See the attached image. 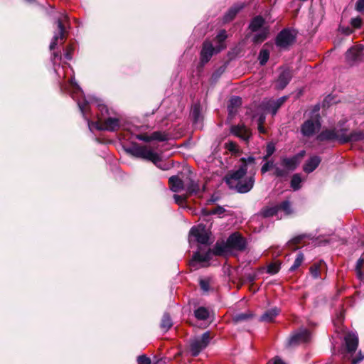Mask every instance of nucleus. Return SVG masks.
<instances>
[{"instance_id": "338daca9", "label": "nucleus", "mask_w": 364, "mask_h": 364, "mask_svg": "<svg viewBox=\"0 0 364 364\" xmlns=\"http://www.w3.org/2000/svg\"><path fill=\"white\" fill-rule=\"evenodd\" d=\"M201 213L203 216H209L212 215V213H210V210H208L206 208L202 209Z\"/></svg>"}, {"instance_id": "774afa93", "label": "nucleus", "mask_w": 364, "mask_h": 364, "mask_svg": "<svg viewBox=\"0 0 364 364\" xmlns=\"http://www.w3.org/2000/svg\"><path fill=\"white\" fill-rule=\"evenodd\" d=\"M274 364H286V363L279 357H276L274 358Z\"/></svg>"}, {"instance_id": "69168bd1", "label": "nucleus", "mask_w": 364, "mask_h": 364, "mask_svg": "<svg viewBox=\"0 0 364 364\" xmlns=\"http://www.w3.org/2000/svg\"><path fill=\"white\" fill-rule=\"evenodd\" d=\"M343 318H344L343 313L340 312L339 314L338 315V318H337L336 321L338 323H339L341 324L343 323Z\"/></svg>"}, {"instance_id": "37998d69", "label": "nucleus", "mask_w": 364, "mask_h": 364, "mask_svg": "<svg viewBox=\"0 0 364 364\" xmlns=\"http://www.w3.org/2000/svg\"><path fill=\"white\" fill-rule=\"evenodd\" d=\"M191 117L193 118V123L196 124L201 120L200 109L199 105H194L192 111Z\"/></svg>"}, {"instance_id": "4468645a", "label": "nucleus", "mask_w": 364, "mask_h": 364, "mask_svg": "<svg viewBox=\"0 0 364 364\" xmlns=\"http://www.w3.org/2000/svg\"><path fill=\"white\" fill-rule=\"evenodd\" d=\"M279 69L282 70V71L278 76L275 87L277 90H282L291 80L293 77V70L288 67H281Z\"/></svg>"}, {"instance_id": "f3484780", "label": "nucleus", "mask_w": 364, "mask_h": 364, "mask_svg": "<svg viewBox=\"0 0 364 364\" xmlns=\"http://www.w3.org/2000/svg\"><path fill=\"white\" fill-rule=\"evenodd\" d=\"M215 53H218L217 52V47H213V44L210 41H204L200 54V63L204 65L209 62Z\"/></svg>"}, {"instance_id": "680f3d73", "label": "nucleus", "mask_w": 364, "mask_h": 364, "mask_svg": "<svg viewBox=\"0 0 364 364\" xmlns=\"http://www.w3.org/2000/svg\"><path fill=\"white\" fill-rule=\"evenodd\" d=\"M355 9L358 12H364V0H357Z\"/></svg>"}, {"instance_id": "bf43d9fd", "label": "nucleus", "mask_w": 364, "mask_h": 364, "mask_svg": "<svg viewBox=\"0 0 364 364\" xmlns=\"http://www.w3.org/2000/svg\"><path fill=\"white\" fill-rule=\"evenodd\" d=\"M136 138L139 140L150 142L151 141V135H148L147 134H139L136 136Z\"/></svg>"}, {"instance_id": "5701e85b", "label": "nucleus", "mask_w": 364, "mask_h": 364, "mask_svg": "<svg viewBox=\"0 0 364 364\" xmlns=\"http://www.w3.org/2000/svg\"><path fill=\"white\" fill-rule=\"evenodd\" d=\"M244 8L243 4H235L231 6L224 14L223 21L224 23L232 21L237 14Z\"/></svg>"}, {"instance_id": "ddd939ff", "label": "nucleus", "mask_w": 364, "mask_h": 364, "mask_svg": "<svg viewBox=\"0 0 364 364\" xmlns=\"http://www.w3.org/2000/svg\"><path fill=\"white\" fill-rule=\"evenodd\" d=\"M189 235L190 236L194 237L196 242L200 245H210V237L206 232L203 225L193 226L190 230Z\"/></svg>"}, {"instance_id": "39448f33", "label": "nucleus", "mask_w": 364, "mask_h": 364, "mask_svg": "<svg viewBox=\"0 0 364 364\" xmlns=\"http://www.w3.org/2000/svg\"><path fill=\"white\" fill-rule=\"evenodd\" d=\"M297 34L298 31L294 28H283L275 38V45L280 48H287L295 43Z\"/></svg>"}, {"instance_id": "09e8293b", "label": "nucleus", "mask_w": 364, "mask_h": 364, "mask_svg": "<svg viewBox=\"0 0 364 364\" xmlns=\"http://www.w3.org/2000/svg\"><path fill=\"white\" fill-rule=\"evenodd\" d=\"M79 109L82 114V116L87 119L86 112L89 110V103L86 100H84L82 102H78L77 103Z\"/></svg>"}, {"instance_id": "bb28decb", "label": "nucleus", "mask_w": 364, "mask_h": 364, "mask_svg": "<svg viewBox=\"0 0 364 364\" xmlns=\"http://www.w3.org/2000/svg\"><path fill=\"white\" fill-rule=\"evenodd\" d=\"M240 162L241 163L240 166L247 169L248 166H251L250 170V176H252V172L255 170V173L257 172L256 167V159L253 156H249L247 158L242 157L240 159Z\"/></svg>"}, {"instance_id": "f704fd0d", "label": "nucleus", "mask_w": 364, "mask_h": 364, "mask_svg": "<svg viewBox=\"0 0 364 364\" xmlns=\"http://www.w3.org/2000/svg\"><path fill=\"white\" fill-rule=\"evenodd\" d=\"M323 265H325V263L323 261H320L319 264L314 263L310 267L309 272L314 279L321 277V271Z\"/></svg>"}, {"instance_id": "ea45409f", "label": "nucleus", "mask_w": 364, "mask_h": 364, "mask_svg": "<svg viewBox=\"0 0 364 364\" xmlns=\"http://www.w3.org/2000/svg\"><path fill=\"white\" fill-rule=\"evenodd\" d=\"M151 141H166L168 139V134L164 132L156 131L151 134Z\"/></svg>"}, {"instance_id": "c756f323", "label": "nucleus", "mask_w": 364, "mask_h": 364, "mask_svg": "<svg viewBox=\"0 0 364 364\" xmlns=\"http://www.w3.org/2000/svg\"><path fill=\"white\" fill-rule=\"evenodd\" d=\"M173 326V321L170 314L165 312L160 322V328L164 333H166Z\"/></svg>"}, {"instance_id": "4c0bfd02", "label": "nucleus", "mask_w": 364, "mask_h": 364, "mask_svg": "<svg viewBox=\"0 0 364 364\" xmlns=\"http://www.w3.org/2000/svg\"><path fill=\"white\" fill-rule=\"evenodd\" d=\"M278 213L277 206L265 207L261 210L260 214L263 218H270L276 215Z\"/></svg>"}, {"instance_id": "13d9d810", "label": "nucleus", "mask_w": 364, "mask_h": 364, "mask_svg": "<svg viewBox=\"0 0 364 364\" xmlns=\"http://www.w3.org/2000/svg\"><path fill=\"white\" fill-rule=\"evenodd\" d=\"M226 210L223 207L218 205L216 208L210 210V213H212V215H221Z\"/></svg>"}, {"instance_id": "f257e3e1", "label": "nucleus", "mask_w": 364, "mask_h": 364, "mask_svg": "<svg viewBox=\"0 0 364 364\" xmlns=\"http://www.w3.org/2000/svg\"><path fill=\"white\" fill-rule=\"evenodd\" d=\"M247 171L242 166L237 170H230L223 177V181L231 190H235L239 193H246L252 190L255 182V170L252 172V176H246Z\"/></svg>"}, {"instance_id": "a18cd8bd", "label": "nucleus", "mask_w": 364, "mask_h": 364, "mask_svg": "<svg viewBox=\"0 0 364 364\" xmlns=\"http://www.w3.org/2000/svg\"><path fill=\"white\" fill-rule=\"evenodd\" d=\"M269 58V51L262 48L259 53L258 60L261 65H264Z\"/></svg>"}, {"instance_id": "cd10ccee", "label": "nucleus", "mask_w": 364, "mask_h": 364, "mask_svg": "<svg viewBox=\"0 0 364 364\" xmlns=\"http://www.w3.org/2000/svg\"><path fill=\"white\" fill-rule=\"evenodd\" d=\"M264 23L265 21L262 16H256L251 20L248 28L252 32H256L263 26Z\"/></svg>"}, {"instance_id": "dca6fc26", "label": "nucleus", "mask_w": 364, "mask_h": 364, "mask_svg": "<svg viewBox=\"0 0 364 364\" xmlns=\"http://www.w3.org/2000/svg\"><path fill=\"white\" fill-rule=\"evenodd\" d=\"M68 21V17L65 16L64 19L58 18L57 21V26L58 33L55 34L52 40V42L50 44V49L54 50L58 44V40L65 41L67 38L68 32L66 31L65 21Z\"/></svg>"}, {"instance_id": "412c9836", "label": "nucleus", "mask_w": 364, "mask_h": 364, "mask_svg": "<svg viewBox=\"0 0 364 364\" xmlns=\"http://www.w3.org/2000/svg\"><path fill=\"white\" fill-rule=\"evenodd\" d=\"M186 180L183 181L178 175L171 176L168 178V186L171 191L178 193L185 189Z\"/></svg>"}, {"instance_id": "8fccbe9b", "label": "nucleus", "mask_w": 364, "mask_h": 364, "mask_svg": "<svg viewBox=\"0 0 364 364\" xmlns=\"http://www.w3.org/2000/svg\"><path fill=\"white\" fill-rule=\"evenodd\" d=\"M274 151H275V146H274V144L269 143L267 145L266 154L263 156V158H262L263 160L267 161L268 159L274 154Z\"/></svg>"}, {"instance_id": "603ef678", "label": "nucleus", "mask_w": 364, "mask_h": 364, "mask_svg": "<svg viewBox=\"0 0 364 364\" xmlns=\"http://www.w3.org/2000/svg\"><path fill=\"white\" fill-rule=\"evenodd\" d=\"M188 197V196L187 194L182 196L177 194L173 195L175 203L179 205H182L183 203H185L186 202Z\"/></svg>"}, {"instance_id": "58836bf2", "label": "nucleus", "mask_w": 364, "mask_h": 364, "mask_svg": "<svg viewBox=\"0 0 364 364\" xmlns=\"http://www.w3.org/2000/svg\"><path fill=\"white\" fill-rule=\"evenodd\" d=\"M279 210H282L284 212L286 215H291L293 213V210L291 208V203L288 200H285L282 201L279 205H276Z\"/></svg>"}, {"instance_id": "c03bdc74", "label": "nucleus", "mask_w": 364, "mask_h": 364, "mask_svg": "<svg viewBox=\"0 0 364 364\" xmlns=\"http://www.w3.org/2000/svg\"><path fill=\"white\" fill-rule=\"evenodd\" d=\"M301 178L299 173L292 176L291 180V187L294 191H298L301 188Z\"/></svg>"}, {"instance_id": "4be33fe9", "label": "nucleus", "mask_w": 364, "mask_h": 364, "mask_svg": "<svg viewBox=\"0 0 364 364\" xmlns=\"http://www.w3.org/2000/svg\"><path fill=\"white\" fill-rule=\"evenodd\" d=\"M321 158L314 155L311 156L304 164L303 171L306 173L313 172L321 164Z\"/></svg>"}, {"instance_id": "72a5a7b5", "label": "nucleus", "mask_w": 364, "mask_h": 364, "mask_svg": "<svg viewBox=\"0 0 364 364\" xmlns=\"http://www.w3.org/2000/svg\"><path fill=\"white\" fill-rule=\"evenodd\" d=\"M228 35L225 30H221L218 33V35L215 37L216 41L220 44L218 46H217V52H220L223 49L225 48V45L224 44L225 41L227 39Z\"/></svg>"}, {"instance_id": "f03ea898", "label": "nucleus", "mask_w": 364, "mask_h": 364, "mask_svg": "<svg viewBox=\"0 0 364 364\" xmlns=\"http://www.w3.org/2000/svg\"><path fill=\"white\" fill-rule=\"evenodd\" d=\"M247 240L239 232H235L230 235L226 242L217 241L213 249V253L215 256H224L232 250L243 252L247 247Z\"/></svg>"}, {"instance_id": "c85d7f7f", "label": "nucleus", "mask_w": 364, "mask_h": 364, "mask_svg": "<svg viewBox=\"0 0 364 364\" xmlns=\"http://www.w3.org/2000/svg\"><path fill=\"white\" fill-rule=\"evenodd\" d=\"M307 237H309V236L306 234H301L295 236L287 242V245L289 249L292 251H295L299 249L298 245H299L304 239Z\"/></svg>"}, {"instance_id": "423d86ee", "label": "nucleus", "mask_w": 364, "mask_h": 364, "mask_svg": "<svg viewBox=\"0 0 364 364\" xmlns=\"http://www.w3.org/2000/svg\"><path fill=\"white\" fill-rule=\"evenodd\" d=\"M321 127V116L316 113L301 125V133L305 137H311L320 129Z\"/></svg>"}, {"instance_id": "e2e57ef3", "label": "nucleus", "mask_w": 364, "mask_h": 364, "mask_svg": "<svg viewBox=\"0 0 364 364\" xmlns=\"http://www.w3.org/2000/svg\"><path fill=\"white\" fill-rule=\"evenodd\" d=\"M363 264H364V259L362 257H360L357 260V262L355 264V270L360 271V269H362Z\"/></svg>"}, {"instance_id": "6e6d98bb", "label": "nucleus", "mask_w": 364, "mask_h": 364, "mask_svg": "<svg viewBox=\"0 0 364 364\" xmlns=\"http://www.w3.org/2000/svg\"><path fill=\"white\" fill-rule=\"evenodd\" d=\"M138 364H151V359L146 355H141L137 358Z\"/></svg>"}, {"instance_id": "a211bd4d", "label": "nucleus", "mask_w": 364, "mask_h": 364, "mask_svg": "<svg viewBox=\"0 0 364 364\" xmlns=\"http://www.w3.org/2000/svg\"><path fill=\"white\" fill-rule=\"evenodd\" d=\"M198 286L203 294H213L215 292V284L213 277H205L199 278Z\"/></svg>"}, {"instance_id": "f8f14e48", "label": "nucleus", "mask_w": 364, "mask_h": 364, "mask_svg": "<svg viewBox=\"0 0 364 364\" xmlns=\"http://www.w3.org/2000/svg\"><path fill=\"white\" fill-rule=\"evenodd\" d=\"M198 250L193 254L191 259L189 261L188 265L191 268L197 269L198 263L208 262L212 259L213 250L208 249L204 254H201L202 248L198 246Z\"/></svg>"}, {"instance_id": "0eeeda50", "label": "nucleus", "mask_w": 364, "mask_h": 364, "mask_svg": "<svg viewBox=\"0 0 364 364\" xmlns=\"http://www.w3.org/2000/svg\"><path fill=\"white\" fill-rule=\"evenodd\" d=\"M359 344L358 336L353 333H348L344 337V346L341 350L343 358H349L355 353Z\"/></svg>"}, {"instance_id": "49530a36", "label": "nucleus", "mask_w": 364, "mask_h": 364, "mask_svg": "<svg viewBox=\"0 0 364 364\" xmlns=\"http://www.w3.org/2000/svg\"><path fill=\"white\" fill-rule=\"evenodd\" d=\"M274 176L277 178H287L289 175V171L284 168H281L277 165L274 166Z\"/></svg>"}, {"instance_id": "2f4dec72", "label": "nucleus", "mask_w": 364, "mask_h": 364, "mask_svg": "<svg viewBox=\"0 0 364 364\" xmlns=\"http://www.w3.org/2000/svg\"><path fill=\"white\" fill-rule=\"evenodd\" d=\"M287 96H282L278 98L277 100L272 101L269 104V109L271 110V113L272 115L277 114L279 109L283 105V104L287 101Z\"/></svg>"}, {"instance_id": "0e129e2a", "label": "nucleus", "mask_w": 364, "mask_h": 364, "mask_svg": "<svg viewBox=\"0 0 364 364\" xmlns=\"http://www.w3.org/2000/svg\"><path fill=\"white\" fill-rule=\"evenodd\" d=\"M72 52H73V48L71 47H68L67 48V50H66V53L65 54L66 59L71 60V58H72Z\"/></svg>"}, {"instance_id": "6ab92c4d", "label": "nucleus", "mask_w": 364, "mask_h": 364, "mask_svg": "<svg viewBox=\"0 0 364 364\" xmlns=\"http://www.w3.org/2000/svg\"><path fill=\"white\" fill-rule=\"evenodd\" d=\"M336 128L323 129L316 137L318 142L337 141Z\"/></svg>"}, {"instance_id": "20e7f679", "label": "nucleus", "mask_w": 364, "mask_h": 364, "mask_svg": "<svg viewBox=\"0 0 364 364\" xmlns=\"http://www.w3.org/2000/svg\"><path fill=\"white\" fill-rule=\"evenodd\" d=\"M345 121L341 120L337 124L336 135L338 137L337 138V141L341 144L359 141L364 139V132L353 131L348 133L350 129L348 127L345 126Z\"/></svg>"}, {"instance_id": "3c124183", "label": "nucleus", "mask_w": 364, "mask_h": 364, "mask_svg": "<svg viewBox=\"0 0 364 364\" xmlns=\"http://www.w3.org/2000/svg\"><path fill=\"white\" fill-rule=\"evenodd\" d=\"M350 24L351 27L354 29L360 28L363 24V19L360 16L352 18L350 19Z\"/></svg>"}, {"instance_id": "1a4fd4ad", "label": "nucleus", "mask_w": 364, "mask_h": 364, "mask_svg": "<svg viewBox=\"0 0 364 364\" xmlns=\"http://www.w3.org/2000/svg\"><path fill=\"white\" fill-rule=\"evenodd\" d=\"M364 51V46L361 44H357L351 46L347 50L345 54L346 63L350 65L353 66L362 60V55Z\"/></svg>"}, {"instance_id": "7c9ffc66", "label": "nucleus", "mask_w": 364, "mask_h": 364, "mask_svg": "<svg viewBox=\"0 0 364 364\" xmlns=\"http://www.w3.org/2000/svg\"><path fill=\"white\" fill-rule=\"evenodd\" d=\"M195 317L200 321L207 320L210 316V310L204 306H199L194 311Z\"/></svg>"}, {"instance_id": "473e14b6", "label": "nucleus", "mask_w": 364, "mask_h": 364, "mask_svg": "<svg viewBox=\"0 0 364 364\" xmlns=\"http://www.w3.org/2000/svg\"><path fill=\"white\" fill-rule=\"evenodd\" d=\"M225 148L228 150L232 155L237 156L242 153L237 144L233 141H229L224 145Z\"/></svg>"}, {"instance_id": "052dcab7", "label": "nucleus", "mask_w": 364, "mask_h": 364, "mask_svg": "<svg viewBox=\"0 0 364 364\" xmlns=\"http://www.w3.org/2000/svg\"><path fill=\"white\" fill-rule=\"evenodd\" d=\"M339 30L341 31L342 33L348 36L351 34L353 32V28H350V26H339Z\"/></svg>"}, {"instance_id": "5fc2aeb1", "label": "nucleus", "mask_w": 364, "mask_h": 364, "mask_svg": "<svg viewBox=\"0 0 364 364\" xmlns=\"http://www.w3.org/2000/svg\"><path fill=\"white\" fill-rule=\"evenodd\" d=\"M274 166H276V165L274 164L273 161H267V162L265 164H264L261 168L262 174L265 173L266 172H267L272 168H274Z\"/></svg>"}, {"instance_id": "a19ab883", "label": "nucleus", "mask_w": 364, "mask_h": 364, "mask_svg": "<svg viewBox=\"0 0 364 364\" xmlns=\"http://www.w3.org/2000/svg\"><path fill=\"white\" fill-rule=\"evenodd\" d=\"M281 268V262L275 261L269 263L267 267V272L269 274H275L279 272Z\"/></svg>"}, {"instance_id": "b1692460", "label": "nucleus", "mask_w": 364, "mask_h": 364, "mask_svg": "<svg viewBox=\"0 0 364 364\" xmlns=\"http://www.w3.org/2000/svg\"><path fill=\"white\" fill-rule=\"evenodd\" d=\"M279 312L280 309L277 307L268 309L260 316L259 321L261 322H273L275 317L279 315Z\"/></svg>"}, {"instance_id": "9b49d317", "label": "nucleus", "mask_w": 364, "mask_h": 364, "mask_svg": "<svg viewBox=\"0 0 364 364\" xmlns=\"http://www.w3.org/2000/svg\"><path fill=\"white\" fill-rule=\"evenodd\" d=\"M183 177L186 178L185 188L188 196L197 195L200 192V186L198 182L194 180L195 174L193 171L187 168L185 173H181Z\"/></svg>"}, {"instance_id": "2eb2a0df", "label": "nucleus", "mask_w": 364, "mask_h": 364, "mask_svg": "<svg viewBox=\"0 0 364 364\" xmlns=\"http://www.w3.org/2000/svg\"><path fill=\"white\" fill-rule=\"evenodd\" d=\"M305 155L306 151L301 150L291 158L284 157L281 160V165L283 166L288 171H294Z\"/></svg>"}, {"instance_id": "c9c22d12", "label": "nucleus", "mask_w": 364, "mask_h": 364, "mask_svg": "<svg viewBox=\"0 0 364 364\" xmlns=\"http://www.w3.org/2000/svg\"><path fill=\"white\" fill-rule=\"evenodd\" d=\"M269 35V30L265 28L262 30V31L259 33L255 35L252 38V42L255 44H259L264 41Z\"/></svg>"}, {"instance_id": "79ce46f5", "label": "nucleus", "mask_w": 364, "mask_h": 364, "mask_svg": "<svg viewBox=\"0 0 364 364\" xmlns=\"http://www.w3.org/2000/svg\"><path fill=\"white\" fill-rule=\"evenodd\" d=\"M304 259V255L302 252H299L296 255V258L295 259L294 264L289 267V272H294L302 264Z\"/></svg>"}, {"instance_id": "4d7b16f0", "label": "nucleus", "mask_w": 364, "mask_h": 364, "mask_svg": "<svg viewBox=\"0 0 364 364\" xmlns=\"http://www.w3.org/2000/svg\"><path fill=\"white\" fill-rule=\"evenodd\" d=\"M364 359V354L360 350L358 355L351 360L352 364H359Z\"/></svg>"}, {"instance_id": "864d4df0", "label": "nucleus", "mask_w": 364, "mask_h": 364, "mask_svg": "<svg viewBox=\"0 0 364 364\" xmlns=\"http://www.w3.org/2000/svg\"><path fill=\"white\" fill-rule=\"evenodd\" d=\"M257 276V273L255 272L245 273L243 276L244 281L250 284H253L254 281L256 279Z\"/></svg>"}, {"instance_id": "9d476101", "label": "nucleus", "mask_w": 364, "mask_h": 364, "mask_svg": "<svg viewBox=\"0 0 364 364\" xmlns=\"http://www.w3.org/2000/svg\"><path fill=\"white\" fill-rule=\"evenodd\" d=\"M92 124L99 131L114 132L120 127L119 119L114 117H107L104 119L99 118V120L92 122Z\"/></svg>"}, {"instance_id": "393cba45", "label": "nucleus", "mask_w": 364, "mask_h": 364, "mask_svg": "<svg viewBox=\"0 0 364 364\" xmlns=\"http://www.w3.org/2000/svg\"><path fill=\"white\" fill-rule=\"evenodd\" d=\"M309 338V332L304 330L292 336L289 342L290 345H296L301 342H306Z\"/></svg>"}, {"instance_id": "7ed1b4c3", "label": "nucleus", "mask_w": 364, "mask_h": 364, "mask_svg": "<svg viewBox=\"0 0 364 364\" xmlns=\"http://www.w3.org/2000/svg\"><path fill=\"white\" fill-rule=\"evenodd\" d=\"M124 150L127 153L136 158H140L151 161L158 168L163 170L165 169V168L161 166V157L146 146H142L134 142L129 146L125 147Z\"/></svg>"}, {"instance_id": "6e6552de", "label": "nucleus", "mask_w": 364, "mask_h": 364, "mask_svg": "<svg viewBox=\"0 0 364 364\" xmlns=\"http://www.w3.org/2000/svg\"><path fill=\"white\" fill-rule=\"evenodd\" d=\"M210 341V334L209 331H206L199 338H196L190 341V351L193 357L198 356L202 350L205 348Z\"/></svg>"}, {"instance_id": "a878e982", "label": "nucleus", "mask_w": 364, "mask_h": 364, "mask_svg": "<svg viewBox=\"0 0 364 364\" xmlns=\"http://www.w3.org/2000/svg\"><path fill=\"white\" fill-rule=\"evenodd\" d=\"M254 316V314L250 311L245 313L237 314L232 316V321L236 325L237 323L251 320L253 318Z\"/></svg>"}, {"instance_id": "aec40b11", "label": "nucleus", "mask_w": 364, "mask_h": 364, "mask_svg": "<svg viewBox=\"0 0 364 364\" xmlns=\"http://www.w3.org/2000/svg\"><path fill=\"white\" fill-rule=\"evenodd\" d=\"M230 132L235 136L243 139L244 141H248L251 136L250 130L245 125L232 126Z\"/></svg>"}, {"instance_id": "de8ad7c7", "label": "nucleus", "mask_w": 364, "mask_h": 364, "mask_svg": "<svg viewBox=\"0 0 364 364\" xmlns=\"http://www.w3.org/2000/svg\"><path fill=\"white\" fill-rule=\"evenodd\" d=\"M97 107L98 110L100 112V114H97V120H99V118L104 119L106 115L109 114L108 108L105 105L99 104Z\"/></svg>"}, {"instance_id": "e433bc0d", "label": "nucleus", "mask_w": 364, "mask_h": 364, "mask_svg": "<svg viewBox=\"0 0 364 364\" xmlns=\"http://www.w3.org/2000/svg\"><path fill=\"white\" fill-rule=\"evenodd\" d=\"M242 105V98L238 96H232L228 105V109L230 112H232L234 109L240 107Z\"/></svg>"}]
</instances>
